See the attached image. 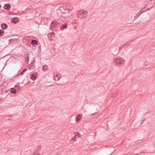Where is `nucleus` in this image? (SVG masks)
Segmentation results:
<instances>
[{"instance_id":"obj_31","label":"nucleus","mask_w":155,"mask_h":155,"mask_svg":"<svg viewBox=\"0 0 155 155\" xmlns=\"http://www.w3.org/2000/svg\"><path fill=\"white\" fill-rule=\"evenodd\" d=\"M142 123H143V122H142V123H140V124H142Z\"/></svg>"},{"instance_id":"obj_27","label":"nucleus","mask_w":155,"mask_h":155,"mask_svg":"<svg viewBox=\"0 0 155 155\" xmlns=\"http://www.w3.org/2000/svg\"><path fill=\"white\" fill-rule=\"evenodd\" d=\"M122 47H123V46H122L121 47H120L119 48V49L120 50V49H121L122 48Z\"/></svg>"},{"instance_id":"obj_17","label":"nucleus","mask_w":155,"mask_h":155,"mask_svg":"<svg viewBox=\"0 0 155 155\" xmlns=\"http://www.w3.org/2000/svg\"><path fill=\"white\" fill-rule=\"evenodd\" d=\"M5 32L2 30L0 29V36H2Z\"/></svg>"},{"instance_id":"obj_12","label":"nucleus","mask_w":155,"mask_h":155,"mask_svg":"<svg viewBox=\"0 0 155 155\" xmlns=\"http://www.w3.org/2000/svg\"><path fill=\"white\" fill-rule=\"evenodd\" d=\"M27 69H24L22 70L20 72V73L18 75H23L25 72L27 71Z\"/></svg>"},{"instance_id":"obj_7","label":"nucleus","mask_w":155,"mask_h":155,"mask_svg":"<svg viewBox=\"0 0 155 155\" xmlns=\"http://www.w3.org/2000/svg\"><path fill=\"white\" fill-rule=\"evenodd\" d=\"M68 26V24L67 23H65L64 24H62L60 27V29L61 30H63L66 28H67Z\"/></svg>"},{"instance_id":"obj_15","label":"nucleus","mask_w":155,"mask_h":155,"mask_svg":"<svg viewBox=\"0 0 155 155\" xmlns=\"http://www.w3.org/2000/svg\"><path fill=\"white\" fill-rule=\"evenodd\" d=\"M25 57V58H26L27 59H28L29 60V53H28L26 54H24Z\"/></svg>"},{"instance_id":"obj_32","label":"nucleus","mask_w":155,"mask_h":155,"mask_svg":"<svg viewBox=\"0 0 155 155\" xmlns=\"http://www.w3.org/2000/svg\"><path fill=\"white\" fill-rule=\"evenodd\" d=\"M4 91L3 90H2V91Z\"/></svg>"},{"instance_id":"obj_4","label":"nucleus","mask_w":155,"mask_h":155,"mask_svg":"<svg viewBox=\"0 0 155 155\" xmlns=\"http://www.w3.org/2000/svg\"><path fill=\"white\" fill-rule=\"evenodd\" d=\"M124 61V60L121 58L116 59L114 62V63L116 66H118L122 64Z\"/></svg>"},{"instance_id":"obj_9","label":"nucleus","mask_w":155,"mask_h":155,"mask_svg":"<svg viewBox=\"0 0 155 155\" xmlns=\"http://www.w3.org/2000/svg\"><path fill=\"white\" fill-rule=\"evenodd\" d=\"M1 27L2 29L5 30L8 28V25L5 23H2L1 25Z\"/></svg>"},{"instance_id":"obj_2","label":"nucleus","mask_w":155,"mask_h":155,"mask_svg":"<svg viewBox=\"0 0 155 155\" xmlns=\"http://www.w3.org/2000/svg\"><path fill=\"white\" fill-rule=\"evenodd\" d=\"M59 24L57 23L53 22H51V24L50 25L51 29L53 31H57V30H56L57 28H59Z\"/></svg>"},{"instance_id":"obj_25","label":"nucleus","mask_w":155,"mask_h":155,"mask_svg":"<svg viewBox=\"0 0 155 155\" xmlns=\"http://www.w3.org/2000/svg\"><path fill=\"white\" fill-rule=\"evenodd\" d=\"M8 14L10 15H14V13L12 12H11L10 11H9L8 12Z\"/></svg>"},{"instance_id":"obj_5","label":"nucleus","mask_w":155,"mask_h":155,"mask_svg":"<svg viewBox=\"0 0 155 155\" xmlns=\"http://www.w3.org/2000/svg\"><path fill=\"white\" fill-rule=\"evenodd\" d=\"M11 6L9 4H6L4 6V8L8 10H9L11 8Z\"/></svg>"},{"instance_id":"obj_19","label":"nucleus","mask_w":155,"mask_h":155,"mask_svg":"<svg viewBox=\"0 0 155 155\" xmlns=\"http://www.w3.org/2000/svg\"><path fill=\"white\" fill-rule=\"evenodd\" d=\"M83 10H80L78 12V15H79V14H81V15H82V14H83Z\"/></svg>"},{"instance_id":"obj_10","label":"nucleus","mask_w":155,"mask_h":155,"mask_svg":"<svg viewBox=\"0 0 155 155\" xmlns=\"http://www.w3.org/2000/svg\"><path fill=\"white\" fill-rule=\"evenodd\" d=\"M10 91L13 94H15L17 92L16 90L14 87H12L10 89Z\"/></svg>"},{"instance_id":"obj_26","label":"nucleus","mask_w":155,"mask_h":155,"mask_svg":"<svg viewBox=\"0 0 155 155\" xmlns=\"http://www.w3.org/2000/svg\"><path fill=\"white\" fill-rule=\"evenodd\" d=\"M5 88L2 87V86H0V91L2 89H4Z\"/></svg>"},{"instance_id":"obj_23","label":"nucleus","mask_w":155,"mask_h":155,"mask_svg":"<svg viewBox=\"0 0 155 155\" xmlns=\"http://www.w3.org/2000/svg\"><path fill=\"white\" fill-rule=\"evenodd\" d=\"M83 14H85V15H87V11H86L85 10H83Z\"/></svg>"},{"instance_id":"obj_18","label":"nucleus","mask_w":155,"mask_h":155,"mask_svg":"<svg viewBox=\"0 0 155 155\" xmlns=\"http://www.w3.org/2000/svg\"><path fill=\"white\" fill-rule=\"evenodd\" d=\"M74 134L75 136H77V137H80V134L78 132H76L75 133H74Z\"/></svg>"},{"instance_id":"obj_16","label":"nucleus","mask_w":155,"mask_h":155,"mask_svg":"<svg viewBox=\"0 0 155 155\" xmlns=\"http://www.w3.org/2000/svg\"><path fill=\"white\" fill-rule=\"evenodd\" d=\"M147 8V7H146V6L145 5L144 7V8H143L141 11V12L142 13L143 12H145V11H147V9H146V8Z\"/></svg>"},{"instance_id":"obj_8","label":"nucleus","mask_w":155,"mask_h":155,"mask_svg":"<svg viewBox=\"0 0 155 155\" xmlns=\"http://www.w3.org/2000/svg\"><path fill=\"white\" fill-rule=\"evenodd\" d=\"M37 73H35L34 74H32L30 76L31 78L32 79L33 81H34L36 79V76H37Z\"/></svg>"},{"instance_id":"obj_24","label":"nucleus","mask_w":155,"mask_h":155,"mask_svg":"<svg viewBox=\"0 0 155 155\" xmlns=\"http://www.w3.org/2000/svg\"><path fill=\"white\" fill-rule=\"evenodd\" d=\"M55 80L58 81L59 80V78L57 75H56L54 78Z\"/></svg>"},{"instance_id":"obj_20","label":"nucleus","mask_w":155,"mask_h":155,"mask_svg":"<svg viewBox=\"0 0 155 155\" xmlns=\"http://www.w3.org/2000/svg\"><path fill=\"white\" fill-rule=\"evenodd\" d=\"M47 67L46 65H43L42 67V69L43 71H45L46 70H48V69H47Z\"/></svg>"},{"instance_id":"obj_13","label":"nucleus","mask_w":155,"mask_h":155,"mask_svg":"<svg viewBox=\"0 0 155 155\" xmlns=\"http://www.w3.org/2000/svg\"><path fill=\"white\" fill-rule=\"evenodd\" d=\"M81 120V116L80 115L78 114L76 117V121L77 122H78L80 121Z\"/></svg>"},{"instance_id":"obj_28","label":"nucleus","mask_w":155,"mask_h":155,"mask_svg":"<svg viewBox=\"0 0 155 155\" xmlns=\"http://www.w3.org/2000/svg\"><path fill=\"white\" fill-rule=\"evenodd\" d=\"M2 7V6L1 5H0V8H1Z\"/></svg>"},{"instance_id":"obj_1","label":"nucleus","mask_w":155,"mask_h":155,"mask_svg":"<svg viewBox=\"0 0 155 155\" xmlns=\"http://www.w3.org/2000/svg\"><path fill=\"white\" fill-rule=\"evenodd\" d=\"M60 10L63 13L65 14L71 10L73 7L70 5H64L60 7Z\"/></svg>"},{"instance_id":"obj_29","label":"nucleus","mask_w":155,"mask_h":155,"mask_svg":"<svg viewBox=\"0 0 155 155\" xmlns=\"http://www.w3.org/2000/svg\"><path fill=\"white\" fill-rule=\"evenodd\" d=\"M39 154H40V153H39L38 154H37V155H38Z\"/></svg>"},{"instance_id":"obj_21","label":"nucleus","mask_w":155,"mask_h":155,"mask_svg":"<svg viewBox=\"0 0 155 155\" xmlns=\"http://www.w3.org/2000/svg\"><path fill=\"white\" fill-rule=\"evenodd\" d=\"M77 137L74 135V137L72 138V140L73 141H75L76 140V138Z\"/></svg>"},{"instance_id":"obj_11","label":"nucleus","mask_w":155,"mask_h":155,"mask_svg":"<svg viewBox=\"0 0 155 155\" xmlns=\"http://www.w3.org/2000/svg\"><path fill=\"white\" fill-rule=\"evenodd\" d=\"M119 94V93L117 91H114L112 93V96L111 97H116L117 95Z\"/></svg>"},{"instance_id":"obj_22","label":"nucleus","mask_w":155,"mask_h":155,"mask_svg":"<svg viewBox=\"0 0 155 155\" xmlns=\"http://www.w3.org/2000/svg\"><path fill=\"white\" fill-rule=\"evenodd\" d=\"M54 34V32H52L50 34V35L51 37H54L55 36Z\"/></svg>"},{"instance_id":"obj_3","label":"nucleus","mask_w":155,"mask_h":155,"mask_svg":"<svg viewBox=\"0 0 155 155\" xmlns=\"http://www.w3.org/2000/svg\"><path fill=\"white\" fill-rule=\"evenodd\" d=\"M155 2V0H151L149 1L145 6L149 8L147 9L148 10H149L150 8H152L154 5Z\"/></svg>"},{"instance_id":"obj_14","label":"nucleus","mask_w":155,"mask_h":155,"mask_svg":"<svg viewBox=\"0 0 155 155\" xmlns=\"http://www.w3.org/2000/svg\"><path fill=\"white\" fill-rule=\"evenodd\" d=\"M31 43L32 45H35L37 44V42L36 40L33 39L31 41Z\"/></svg>"},{"instance_id":"obj_30","label":"nucleus","mask_w":155,"mask_h":155,"mask_svg":"<svg viewBox=\"0 0 155 155\" xmlns=\"http://www.w3.org/2000/svg\"><path fill=\"white\" fill-rule=\"evenodd\" d=\"M36 153H35V154H34V155H36Z\"/></svg>"},{"instance_id":"obj_6","label":"nucleus","mask_w":155,"mask_h":155,"mask_svg":"<svg viewBox=\"0 0 155 155\" xmlns=\"http://www.w3.org/2000/svg\"><path fill=\"white\" fill-rule=\"evenodd\" d=\"M12 22L15 24H16L18 22V18L17 17L13 18L11 20Z\"/></svg>"}]
</instances>
